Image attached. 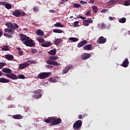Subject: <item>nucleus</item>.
Wrapping results in <instances>:
<instances>
[{"instance_id":"nucleus-59","label":"nucleus","mask_w":130,"mask_h":130,"mask_svg":"<svg viewBox=\"0 0 130 130\" xmlns=\"http://www.w3.org/2000/svg\"><path fill=\"white\" fill-rule=\"evenodd\" d=\"M9 35L8 34H7V33H5L4 34V36H5V37H8V36Z\"/></svg>"},{"instance_id":"nucleus-28","label":"nucleus","mask_w":130,"mask_h":130,"mask_svg":"<svg viewBox=\"0 0 130 130\" xmlns=\"http://www.w3.org/2000/svg\"><path fill=\"white\" fill-rule=\"evenodd\" d=\"M53 33H63V31H62V30L61 29H55L53 30Z\"/></svg>"},{"instance_id":"nucleus-51","label":"nucleus","mask_w":130,"mask_h":130,"mask_svg":"<svg viewBox=\"0 0 130 130\" xmlns=\"http://www.w3.org/2000/svg\"><path fill=\"white\" fill-rule=\"evenodd\" d=\"M68 1H69V0H61V2H60V4H62L64 3H67V2H68Z\"/></svg>"},{"instance_id":"nucleus-42","label":"nucleus","mask_w":130,"mask_h":130,"mask_svg":"<svg viewBox=\"0 0 130 130\" xmlns=\"http://www.w3.org/2000/svg\"><path fill=\"white\" fill-rule=\"evenodd\" d=\"M73 26L74 27H78L79 26V21H75L73 23Z\"/></svg>"},{"instance_id":"nucleus-7","label":"nucleus","mask_w":130,"mask_h":130,"mask_svg":"<svg viewBox=\"0 0 130 130\" xmlns=\"http://www.w3.org/2000/svg\"><path fill=\"white\" fill-rule=\"evenodd\" d=\"M106 41H107L106 38L101 36L98 39L97 43H99V44H104Z\"/></svg>"},{"instance_id":"nucleus-36","label":"nucleus","mask_w":130,"mask_h":130,"mask_svg":"<svg viewBox=\"0 0 130 130\" xmlns=\"http://www.w3.org/2000/svg\"><path fill=\"white\" fill-rule=\"evenodd\" d=\"M130 5L129 0L126 1L124 2V6H126V7Z\"/></svg>"},{"instance_id":"nucleus-19","label":"nucleus","mask_w":130,"mask_h":130,"mask_svg":"<svg viewBox=\"0 0 130 130\" xmlns=\"http://www.w3.org/2000/svg\"><path fill=\"white\" fill-rule=\"evenodd\" d=\"M56 52H57L56 49L54 48L49 51L48 52V53L50 54V55H55V54H56Z\"/></svg>"},{"instance_id":"nucleus-47","label":"nucleus","mask_w":130,"mask_h":130,"mask_svg":"<svg viewBox=\"0 0 130 130\" xmlns=\"http://www.w3.org/2000/svg\"><path fill=\"white\" fill-rule=\"evenodd\" d=\"M80 4L81 5H87V2L83 1H80Z\"/></svg>"},{"instance_id":"nucleus-46","label":"nucleus","mask_w":130,"mask_h":130,"mask_svg":"<svg viewBox=\"0 0 130 130\" xmlns=\"http://www.w3.org/2000/svg\"><path fill=\"white\" fill-rule=\"evenodd\" d=\"M107 12H108V9H104L101 11V13H107Z\"/></svg>"},{"instance_id":"nucleus-5","label":"nucleus","mask_w":130,"mask_h":130,"mask_svg":"<svg viewBox=\"0 0 130 130\" xmlns=\"http://www.w3.org/2000/svg\"><path fill=\"white\" fill-rule=\"evenodd\" d=\"M12 15L15 17H19L21 16V17H24L26 13L25 12L22 11L21 12L19 11L18 10H16L13 12Z\"/></svg>"},{"instance_id":"nucleus-37","label":"nucleus","mask_w":130,"mask_h":130,"mask_svg":"<svg viewBox=\"0 0 130 130\" xmlns=\"http://www.w3.org/2000/svg\"><path fill=\"white\" fill-rule=\"evenodd\" d=\"M49 81L52 83H56V79H55L52 77L49 78Z\"/></svg>"},{"instance_id":"nucleus-35","label":"nucleus","mask_w":130,"mask_h":130,"mask_svg":"<svg viewBox=\"0 0 130 130\" xmlns=\"http://www.w3.org/2000/svg\"><path fill=\"white\" fill-rule=\"evenodd\" d=\"M42 92V90L41 89H37L33 91L34 94H40Z\"/></svg>"},{"instance_id":"nucleus-56","label":"nucleus","mask_w":130,"mask_h":130,"mask_svg":"<svg viewBox=\"0 0 130 130\" xmlns=\"http://www.w3.org/2000/svg\"><path fill=\"white\" fill-rule=\"evenodd\" d=\"M4 33L2 32V30L0 29V38L3 36Z\"/></svg>"},{"instance_id":"nucleus-10","label":"nucleus","mask_w":130,"mask_h":130,"mask_svg":"<svg viewBox=\"0 0 130 130\" xmlns=\"http://www.w3.org/2000/svg\"><path fill=\"white\" fill-rule=\"evenodd\" d=\"M5 32H6V33H8V34H10L11 35H15L16 33L14 29H10V28H5Z\"/></svg>"},{"instance_id":"nucleus-12","label":"nucleus","mask_w":130,"mask_h":130,"mask_svg":"<svg viewBox=\"0 0 130 130\" xmlns=\"http://www.w3.org/2000/svg\"><path fill=\"white\" fill-rule=\"evenodd\" d=\"M128 64H129V61H128V59L126 58L122 63V67L123 68H127Z\"/></svg>"},{"instance_id":"nucleus-43","label":"nucleus","mask_w":130,"mask_h":130,"mask_svg":"<svg viewBox=\"0 0 130 130\" xmlns=\"http://www.w3.org/2000/svg\"><path fill=\"white\" fill-rule=\"evenodd\" d=\"M101 28L102 29V30L105 29V28H106V25H105L104 23H102L101 25Z\"/></svg>"},{"instance_id":"nucleus-25","label":"nucleus","mask_w":130,"mask_h":130,"mask_svg":"<svg viewBox=\"0 0 130 130\" xmlns=\"http://www.w3.org/2000/svg\"><path fill=\"white\" fill-rule=\"evenodd\" d=\"M37 40L39 42L41 43H43V42H45V40L42 37H39L37 38Z\"/></svg>"},{"instance_id":"nucleus-20","label":"nucleus","mask_w":130,"mask_h":130,"mask_svg":"<svg viewBox=\"0 0 130 130\" xmlns=\"http://www.w3.org/2000/svg\"><path fill=\"white\" fill-rule=\"evenodd\" d=\"M36 33L37 34L38 36H43V35H44V32L41 29H38Z\"/></svg>"},{"instance_id":"nucleus-34","label":"nucleus","mask_w":130,"mask_h":130,"mask_svg":"<svg viewBox=\"0 0 130 130\" xmlns=\"http://www.w3.org/2000/svg\"><path fill=\"white\" fill-rule=\"evenodd\" d=\"M1 50H2V51H8V50H9V47L8 46H5L2 48Z\"/></svg>"},{"instance_id":"nucleus-1","label":"nucleus","mask_w":130,"mask_h":130,"mask_svg":"<svg viewBox=\"0 0 130 130\" xmlns=\"http://www.w3.org/2000/svg\"><path fill=\"white\" fill-rule=\"evenodd\" d=\"M20 40L26 45V46H29V47H33L35 44L33 41V40L30 39V38L25 35H20Z\"/></svg>"},{"instance_id":"nucleus-23","label":"nucleus","mask_w":130,"mask_h":130,"mask_svg":"<svg viewBox=\"0 0 130 130\" xmlns=\"http://www.w3.org/2000/svg\"><path fill=\"white\" fill-rule=\"evenodd\" d=\"M6 26H7V28H8V29H13L14 28V24L11 22H7L6 24Z\"/></svg>"},{"instance_id":"nucleus-39","label":"nucleus","mask_w":130,"mask_h":130,"mask_svg":"<svg viewBox=\"0 0 130 130\" xmlns=\"http://www.w3.org/2000/svg\"><path fill=\"white\" fill-rule=\"evenodd\" d=\"M73 7H74V8H81V5L79 4H77L75 3L73 5Z\"/></svg>"},{"instance_id":"nucleus-50","label":"nucleus","mask_w":130,"mask_h":130,"mask_svg":"<svg viewBox=\"0 0 130 130\" xmlns=\"http://www.w3.org/2000/svg\"><path fill=\"white\" fill-rule=\"evenodd\" d=\"M86 15L87 17L91 16V11H87V12L86 13Z\"/></svg>"},{"instance_id":"nucleus-9","label":"nucleus","mask_w":130,"mask_h":130,"mask_svg":"<svg viewBox=\"0 0 130 130\" xmlns=\"http://www.w3.org/2000/svg\"><path fill=\"white\" fill-rule=\"evenodd\" d=\"M93 23V20L91 18H88V20H83V25L84 26H89V24Z\"/></svg>"},{"instance_id":"nucleus-21","label":"nucleus","mask_w":130,"mask_h":130,"mask_svg":"<svg viewBox=\"0 0 130 130\" xmlns=\"http://www.w3.org/2000/svg\"><path fill=\"white\" fill-rule=\"evenodd\" d=\"M0 83H10V80L2 77L0 78Z\"/></svg>"},{"instance_id":"nucleus-22","label":"nucleus","mask_w":130,"mask_h":130,"mask_svg":"<svg viewBox=\"0 0 130 130\" xmlns=\"http://www.w3.org/2000/svg\"><path fill=\"white\" fill-rule=\"evenodd\" d=\"M13 118H14V119H22L23 116L21 115V114H16L13 115Z\"/></svg>"},{"instance_id":"nucleus-45","label":"nucleus","mask_w":130,"mask_h":130,"mask_svg":"<svg viewBox=\"0 0 130 130\" xmlns=\"http://www.w3.org/2000/svg\"><path fill=\"white\" fill-rule=\"evenodd\" d=\"M18 79H25V76L22 74L18 75Z\"/></svg>"},{"instance_id":"nucleus-16","label":"nucleus","mask_w":130,"mask_h":130,"mask_svg":"<svg viewBox=\"0 0 130 130\" xmlns=\"http://www.w3.org/2000/svg\"><path fill=\"white\" fill-rule=\"evenodd\" d=\"M41 45L42 46V47H49L52 45V43H51L50 42H47L45 43L41 44Z\"/></svg>"},{"instance_id":"nucleus-4","label":"nucleus","mask_w":130,"mask_h":130,"mask_svg":"<svg viewBox=\"0 0 130 130\" xmlns=\"http://www.w3.org/2000/svg\"><path fill=\"white\" fill-rule=\"evenodd\" d=\"M51 75V72H42L38 75V78L40 80H45Z\"/></svg>"},{"instance_id":"nucleus-62","label":"nucleus","mask_w":130,"mask_h":130,"mask_svg":"<svg viewBox=\"0 0 130 130\" xmlns=\"http://www.w3.org/2000/svg\"><path fill=\"white\" fill-rule=\"evenodd\" d=\"M72 18H74V16H70V19H72Z\"/></svg>"},{"instance_id":"nucleus-13","label":"nucleus","mask_w":130,"mask_h":130,"mask_svg":"<svg viewBox=\"0 0 130 130\" xmlns=\"http://www.w3.org/2000/svg\"><path fill=\"white\" fill-rule=\"evenodd\" d=\"M90 57H91V54L89 53H84L81 55V58L84 60L88 59V58H90Z\"/></svg>"},{"instance_id":"nucleus-15","label":"nucleus","mask_w":130,"mask_h":130,"mask_svg":"<svg viewBox=\"0 0 130 130\" xmlns=\"http://www.w3.org/2000/svg\"><path fill=\"white\" fill-rule=\"evenodd\" d=\"M73 67L72 66H67L64 69L62 70V74H67L70 70H72Z\"/></svg>"},{"instance_id":"nucleus-52","label":"nucleus","mask_w":130,"mask_h":130,"mask_svg":"<svg viewBox=\"0 0 130 130\" xmlns=\"http://www.w3.org/2000/svg\"><path fill=\"white\" fill-rule=\"evenodd\" d=\"M18 54L19 55H23V51H18Z\"/></svg>"},{"instance_id":"nucleus-40","label":"nucleus","mask_w":130,"mask_h":130,"mask_svg":"<svg viewBox=\"0 0 130 130\" xmlns=\"http://www.w3.org/2000/svg\"><path fill=\"white\" fill-rule=\"evenodd\" d=\"M31 53H37V52H38V50L36 49H31Z\"/></svg>"},{"instance_id":"nucleus-14","label":"nucleus","mask_w":130,"mask_h":130,"mask_svg":"<svg viewBox=\"0 0 130 130\" xmlns=\"http://www.w3.org/2000/svg\"><path fill=\"white\" fill-rule=\"evenodd\" d=\"M92 47H93V46L92 45V44H90L83 46V50H92Z\"/></svg>"},{"instance_id":"nucleus-38","label":"nucleus","mask_w":130,"mask_h":130,"mask_svg":"<svg viewBox=\"0 0 130 130\" xmlns=\"http://www.w3.org/2000/svg\"><path fill=\"white\" fill-rule=\"evenodd\" d=\"M19 28V25L16 23H13V30H16Z\"/></svg>"},{"instance_id":"nucleus-48","label":"nucleus","mask_w":130,"mask_h":130,"mask_svg":"<svg viewBox=\"0 0 130 130\" xmlns=\"http://www.w3.org/2000/svg\"><path fill=\"white\" fill-rule=\"evenodd\" d=\"M4 67H5V64L3 62H0V70H2Z\"/></svg>"},{"instance_id":"nucleus-27","label":"nucleus","mask_w":130,"mask_h":130,"mask_svg":"<svg viewBox=\"0 0 130 130\" xmlns=\"http://www.w3.org/2000/svg\"><path fill=\"white\" fill-rule=\"evenodd\" d=\"M54 26L55 27H56L57 28H59V27L62 28L63 27V24L61 25V23L60 22H58L55 24Z\"/></svg>"},{"instance_id":"nucleus-2","label":"nucleus","mask_w":130,"mask_h":130,"mask_svg":"<svg viewBox=\"0 0 130 130\" xmlns=\"http://www.w3.org/2000/svg\"><path fill=\"white\" fill-rule=\"evenodd\" d=\"M46 123H50V125H56L59 124L61 122V119L60 118H55L54 117H49L45 120Z\"/></svg>"},{"instance_id":"nucleus-49","label":"nucleus","mask_w":130,"mask_h":130,"mask_svg":"<svg viewBox=\"0 0 130 130\" xmlns=\"http://www.w3.org/2000/svg\"><path fill=\"white\" fill-rule=\"evenodd\" d=\"M6 4H7V3H6L5 2H0V6H5V7Z\"/></svg>"},{"instance_id":"nucleus-55","label":"nucleus","mask_w":130,"mask_h":130,"mask_svg":"<svg viewBox=\"0 0 130 130\" xmlns=\"http://www.w3.org/2000/svg\"><path fill=\"white\" fill-rule=\"evenodd\" d=\"M78 118H79V119H83V115H79L78 116Z\"/></svg>"},{"instance_id":"nucleus-29","label":"nucleus","mask_w":130,"mask_h":130,"mask_svg":"<svg viewBox=\"0 0 130 130\" xmlns=\"http://www.w3.org/2000/svg\"><path fill=\"white\" fill-rule=\"evenodd\" d=\"M69 40H71V41H73V42H77V41H79V39L77 38L71 37L69 38Z\"/></svg>"},{"instance_id":"nucleus-32","label":"nucleus","mask_w":130,"mask_h":130,"mask_svg":"<svg viewBox=\"0 0 130 130\" xmlns=\"http://www.w3.org/2000/svg\"><path fill=\"white\" fill-rule=\"evenodd\" d=\"M92 9L94 13H95V14H96V13H97V12H98V8L97 7V6H92Z\"/></svg>"},{"instance_id":"nucleus-54","label":"nucleus","mask_w":130,"mask_h":130,"mask_svg":"<svg viewBox=\"0 0 130 130\" xmlns=\"http://www.w3.org/2000/svg\"><path fill=\"white\" fill-rule=\"evenodd\" d=\"M114 18H113V17L110 16L109 17V19L110 20V21H113Z\"/></svg>"},{"instance_id":"nucleus-30","label":"nucleus","mask_w":130,"mask_h":130,"mask_svg":"<svg viewBox=\"0 0 130 130\" xmlns=\"http://www.w3.org/2000/svg\"><path fill=\"white\" fill-rule=\"evenodd\" d=\"M5 7L6 9H8V10L12 9V5L10 3H6Z\"/></svg>"},{"instance_id":"nucleus-8","label":"nucleus","mask_w":130,"mask_h":130,"mask_svg":"<svg viewBox=\"0 0 130 130\" xmlns=\"http://www.w3.org/2000/svg\"><path fill=\"white\" fill-rule=\"evenodd\" d=\"M88 41L87 40H83L77 44V47H78V48H81V47H83L84 45H86Z\"/></svg>"},{"instance_id":"nucleus-60","label":"nucleus","mask_w":130,"mask_h":130,"mask_svg":"<svg viewBox=\"0 0 130 130\" xmlns=\"http://www.w3.org/2000/svg\"><path fill=\"white\" fill-rule=\"evenodd\" d=\"M17 50H19V51H21V48L18 47L17 48Z\"/></svg>"},{"instance_id":"nucleus-17","label":"nucleus","mask_w":130,"mask_h":130,"mask_svg":"<svg viewBox=\"0 0 130 130\" xmlns=\"http://www.w3.org/2000/svg\"><path fill=\"white\" fill-rule=\"evenodd\" d=\"M5 57L7 60H13L14 59V56L11 54L5 55Z\"/></svg>"},{"instance_id":"nucleus-41","label":"nucleus","mask_w":130,"mask_h":130,"mask_svg":"<svg viewBox=\"0 0 130 130\" xmlns=\"http://www.w3.org/2000/svg\"><path fill=\"white\" fill-rule=\"evenodd\" d=\"M77 19H82V20H85L86 19V17H84L80 15H78L77 16Z\"/></svg>"},{"instance_id":"nucleus-53","label":"nucleus","mask_w":130,"mask_h":130,"mask_svg":"<svg viewBox=\"0 0 130 130\" xmlns=\"http://www.w3.org/2000/svg\"><path fill=\"white\" fill-rule=\"evenodd\" d=\"M49 13H54L55 12V10H54V9H52V10H49Z\"/></svg>"},{"instance_id":"nucleus-44","label":"nucleus","mask_w":130,"mask_h":130,"mask_svg":"<svg viewBox=\"0 0 130 130\" xmlns=\"http://www.w3.org/2000/svg\"><path fill=\"white\" fill-rule=\"evenodd\" d=\"M33 11L35 13L38 12L39 11V9H38V7H34L33 8Z\"/></svg>"},{"instance_id":"nucleus-31","label":"nucleus","mask_w":130,"mask_h":130,"mask_svg":"<svg viewBox=\"0 0 130 130\" xmlns=\"http://www.w3.org/2000/svg\"><path fill=\"white\" fill-rule=\"evenodd\" d=\"M108 5L111 6L112 5H114V4H116V0H111L108 3Z\"/></svg>"},{"instance_id":"nucleus-61","label":"nucleus","mask_w":130,"mask_h":130,"mask_svg":"<svg viewBox=\"0 0 130 130\" xmlns=\"http://www.w3.org/2000/svg\"><path fill=\"white\" fill-rule=\"evenodd\" d=\"M2 76H3V72L0 71V77H2Z\"/></svg>"},{"instance_id":"nucleus-33","label":"nucleus","mask_w":130,"mask_h":130,"mask_svg":"<svg viewBox=\"0 0 130 130\" xmlns=\"http://www.w3.org/2000/svg\"><path fill=\"white\" fill-rule=\"evenodd\" d=\"M119 23H125V22H126V19H125V18L123 17L121 19H120V20H119Z\"/></svg>"},{"instance_id":"nucleus-6","label":"nucleus","mask_w":130,"mask_h":130,"mask_svg":"<svg viewBox=\"0 0 130 130\" xmlns=\"http://www.w3.org/2000/svg\"><path fill=\"white\" fill-rule=\"evenodd\" d=\"M5 77H7V78H9L11 80H18L19 79V77L14 73L5 74Z\"/></svg>"},{"instance_id":"nucleus-58","label":"nucleus","mask_w":130,"mask_h":130,"mask_svg":"<svg viewBox=\"0 0 130 130\" xmlns=\"http://www.w3.org/2000/svg\"><path fill=\"white\" fill-rule=\"evenodd\" d=\"M89 4H94V0H90Z\"/></svg>"},{"instance_id":"nucleus-18","label":"nucleus","mask_w":130,"mask_h":130,"mask_svg":"<svg viewBox=\"0 0 130 130\" xmlns=\"http://www.w3.org/2000/svg\"><path fill=\"white\" fill-rule=\"evenodd\" d=\"M2 71L3 73H6V74H11L12 72L10 69L8 68H3Z\"/></svg>"},{"instance_id":"nucleus-26","label":"nucleus","mask_w":130,"mask_h":130,"mask_svg":"<svg viewBox=\"0 0 130 130\" xmlns=\"http://www.w3.org/2000/svg\"><path fill=\"white\" fill-rule=\"evenodd\" d=\"M42 96V94L41 93H39V94H34L32 95L33 98H36V99H39V98H41Z\"/></svg>"},{"instance_id":"nucleus-24","label":"nucleus","mask_w":130,"mask_h":130,"mask_svg":"<svg viewBox=\"0 0 130 130\" xmlns=\"http://www.w3.org/2000/svg\"><path fill=\"white\" fill-rule=\"evenodd\" d=\"M62 41H63V40H62V39L57 38L55 41V45H58V44H60V43H61V42H62Z\"/></svg>"},{"instance_id":"nucleus-11","label":"nucleus","mask_w":130,"mask_h":130,"mask_svg":"<svg viewBox=\"0 0 130 130\" xmlns=\"http://www.w3.org/2000/svg\"><path fill=\"white\" fill-rule=\"evenodd\" d=\"M27 67H29V64L27 62L20 63L19 64V69L23 70V69L27 68Z\"/></svg>"},{"instance_id":"nucleus-3","label":"nucleus","mask_w":130,"mask_h":130,"mask_svg":"<svg viewBox=\"0 0 130 130\" xmlns=\"http://www.w3.org/2000/svg\"><path fill=\"white\" fill-rule=\"evenodd\" d=\"M57 58H58V56H52L49 57V59L51 60H48L47 61V63L48 64H51L52 66H56V67L57 66H59V64L58 62L55 61H53V60H56V59H57Z\"/></svg>"},{"instance_id":"nucleus-57","label":"nucleus","mask_w":130,"mask_h":130,"mask_svg":"<svg viewBox=\"0 0 130 130\" xmlns=\"http://www.w3.org/2000/svg\"><path fill=\"white\" fill-rule=\"evenodd\" d=\"M7 38H13V36L11 35H8V36H7Z\"/></svg>"}]
</instances>
